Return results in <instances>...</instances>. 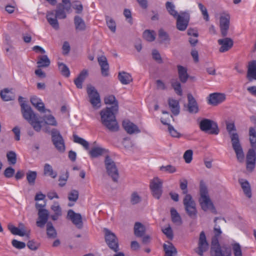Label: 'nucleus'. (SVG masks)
<instances>
[{"mask_svg":"<svg viewBox=\"0 0 256 256\" xmlns=\"http://www.w3.org/2000/svg\"><path fill=\"white\" fill-rule=\"evenodd\" d=\"M118 106L116 104L110 107H107L100 112L101 122L111 132H116L118 130V125L116 118V114L118 112Z\"/></svg>","mask_w":256,"mask_h":256,"instance_id":"f257e3e1","label":"nucleus"},{"mask_svg":"<svg viewBox=\"0 0 256 256\" xmlns=\"http://www.w3.org/2000/svg\"><path fill=\"white\" fill-rule=\"evenodd\" d=\"M226 128L230 135L232 147L236 154V158L240 162L244 158V153L240 143L239 136L236 132V129L234 122H226Z\"/></svg>","mask_w":256,"mask_h":256,"instance_id":"f03ea898","label":"nucleus"},{"mask_svg":"<svg viewBox=\"0 0 256 256\" xmlns=\"http://www.w3.org/2000/svg\"><path fill=\"white\" fill-rule=\"evenodd\" d=\"M63 4H58L56 9L47 12L46 18L49 24L55 30L59 28V24L57 18L64 19L66 17V8Z\"/></svg>","mask_w":256,"mask_h":256,"instance_id":"7ed1b4c3","label":"nucleus"},{"mask_svg":"<svg viewBox=\"0 0 256 256\" xmlns=\"http://www.w3.org/2000/svg\"><path fill=\"white\" fill-rule=\"evenodd\" d=\"M21 110L24 118L26 120L36 132H40L42 128L40 122L30 106L22 103L21 104Z\"/></svg>","mask_w":256,"mask_h":256,"instance_id":"20e7f679","label":"nucleus"},{"mask_svg":"<svg viewBox=\"0 0 256 256\" xmlns=\"http://www.w3.org/2000/svg\"><path fill=\"white\" fill-rule=\"evenodd\" d=\"M104 162L108 174L112 178L114 182H117L119 178V173L115 162L106 154Z\"/></svg>","mask_w":256,"mask_h":256,"instance_id":"39448f33","label":"nucleus"},{"mask_svg":"<svg viewBox=\"0 0 256 256\" xmlns=\"http://www.w3.org/2000/svg\"><path fill=\"white\" fill-rule=\"evenodd\" d=\"M200 198L198 200L202 208L204 211H206L211 206H212L213 204L209 197L206 186L202 183L200 184Z\"/></svg>","mask_w":256,"mask_h":256,"instance_id":"423d86ee","label":"nucleus"},{"mask_svg":"<svg viewBox=\"0 0 256 256\" xmlns=\"http://www.w3.org/2000/svg\"><path fill=\"white\" fill-rule=\"evenodd\" d=\"M89 102L94 108L98 109L100 106V97L96 88L91 85H88L86 88Z\"/></svg>","mask_w":256,"mask_h":256,"instance_id":"0eeeda50","label":"nucleus"},{"mask_svg":"<svg viewBox=\"0 0 256 256\" xmlns=\"http://www.w3.org/2000/svg\"><path fill=\"white\" fill-rule=\"evenodd\" d=\"M199 126L202 132H208L211 134H218L219 129L218 124L212 120L203 118L199 123Z\"/></svg>","mask_w":256,"mask_h":256,"instance_id":"6e6552de","label":"nucleus"},{"mask_svg":"<svg viewBox=\"0 0 256 256\" xmlns=\"http://www.w3.org/2000/svg\"><path fill=\"white\" fill-rule=\"evenodd\" d=\"M183 204L187 214L192 218H196L197 214L196 204L190 194H186L184 196Z\"/></svg>","mask_w":256,"mask_h":256,"instance_id":"1a4fd4ad","label":"nucleus"},{"mask_svg":"<svg viewBox=\"0 0 256 256\" xmlns=\"http://www.w3.org/2000/svg\"><path fill=\"white\" fill-rule=\"evenodd\" d=\"M105 240L108 247L114 252H118L119 250L118 240L114 233L108 229H104Z\"/></svg>","mask_w":256,"mask_h":256,"instance_id":"9d476101","label":"nucleus"},{"mask_svg":"<svg viewBox=\"0 0 256 256\" xmlns=\"http://www.w3.org/2000/svg\"><path fill=\"white\" fill-rule=\"evenodd\" d=\"M51 134L52 140L56 148L60 152H64L65 150L64 142L60 132L54 128L52 130Z\"/></svg>","mask_w":256,"mask_h":256,"instance_id":"9b49d317","label":"nucleus"},{"mask_svg":"<svg viewBox=\"0 0 256 256\" xmlns=\"http://www.w3.org/2000/svg\"><path fill=\"white\" fill-rule=\"evenodd\" d=\"M190 16L187 12H177V30L180 31L185 30L189 23Z\"/></svg>","mask_w":256,"mask_h":256,"instance_id":"f8f14e48","label":"nucleus"},{"mask_svg":"<svg viewBox=\"0 0 256 256\" xmlns=\"http://www.w3.org/2000/svg\"><path fill=\"white\" fill-rule=\"evenodd\" d=\"M230 25V16L224 14L220 18V28L222 36L226 37L228 34Z\"/></svg>","mask_w":256,"mask_h":256,"instance_id":"ddd939ff","label":"nucleus"},{"mask_svg":"<svg viewBox=\"0 0 256 256\" xmlns=\"http://www.w3.org/2000/svg\"><path fill=\"white\" fill-rule=\"evenodd\" d=\"M208 244L206 240L205 233L201 232L198 242V246L195 250L196 252L200 256H203V254L208 250Z\"/></svg>","mask_w":256,"mask_h":256,"instance_id":"4468645a","label":"nucleus"},{"mask_svg":"<svg viewBox=\"0 0 256 256\" xmlns=\"http://www.w3.org/2000/svg\"><path fill=\"white\" fill-rule=\"evenodd\" d=\"M256 149L254 148H250L246 154V169L250 172H252L255 167L256 160Z\"/></svg>","mask_w":256,"mask_h":256,"instance_id":"2eb2a0df","label":"nucleus"},{"mask_svg":"<svg viewBox=\"0 0 256 256\" xmlns=\"http://www.w3.org/2000/svg\"><path fill=\"white\" fill-rule=\"evenodd\" d=\"M187 98V110L192 114H197L199 111V108L196 100L190 93L188 94Z\"/></svg>","mask_w":256,"mask_h":256,"instance_id":"dca6fc26","label":"nucleus"},{"mask_svg":"<svg viewBox=\"0 0 256 256\" xmlns=\"http://www.w3.org/2000/svg\"><path fill=\"white\" fill-rule=\"evenodd\" d=\"M67 216L78 228H82V221L80 214L76 213L73 210H70L68 212Z\"/></svg>","mask_w":256,"mask_h":256,"instance_id":"f3484780","label":"nucleus"},{"mask_svg":"<svg viewBox=\"0 0 256 256\" xmlns=\"http://www.w3.org/2000/svg\"><path fill=\"white\" fill-rule=\"evenodd\" d=\"M225 100L226 95L224 94L213 93L209 95L208 103L213 106H217L224 102Z\"/></svg>","mask_w":256,"mask_h":256,"instance_id":"a211bd4d","label":"nucleus"},{"mask_svg":"<svg viewBox=\"0 0 256 256\" xmlns=\"http://www.w3.org/2000/svg\"><path fill=\"white\" fill-rule=\"evenodd\" d=\"M218 44L220 46L219 51L220 52H224L230 50L234 45V42L231 38H224L219 39L218 40Z\"/></svg>","mask_w":256,"mask_h":256,"instance_id":"6ab92c4d","label":"nucleus"},{"mask_svg":"<svg viewBox=\"0 0 256 256\" xmlns=\"http://www.w3.org/2000/svg\"><path fill=\"white\" fill-rule=\"evenodd\" d=\"M49 212L47 210H39L38 212V220L36 222V226L40 228L44 226L47 224Z\"/></svg>","mask_w":256,"mask_h":256,"instance_id":"aec40b11","label":"nucleus"},{"mask_svg":"<svg viewBox=\"0 0 256 256\" xmlns=\"http://www.w3.org/2000/svg\"><path fill=\"white\" fill-rule=\"evenodd\" d=\"M122 126L128 134H138L140 132L138 126L128 120H125L122 122Z\"/></svg>","mask_w":256,"mask_h":256,"instance_id":"412c9836","label":"nucleus"},{"mask_svg":"<svg viewBox=\"0 0 256 256\" xmlns=\"http://www.w3.org/2000/svg\"><path fill=\"white\" fill-rule=\"evenodd\" d=\"M162 113L164 114H166L168 116L166 118H160L161 122L164 125H168V130L171 136L173 137H176V130L169 124L170 119L172 118V115L169 116L168 113L165 110H162Z\"/></svg>","mask_w":256,"mask_h":256,"instance_id":"4be33fe9","label":"nucleus"},{"mask_svg":"<svg viewBox=\"0 0 256 256\" xmlns=\"http://www.w3.org/2000/svg\"><path fill=\"white\" fill-rule=\"evenodd\" d=\"M177 71L180 81L182 84L186 83L190 78L188 73L187 68L180 65H177Z\"/></svg>","mask_w":256,"mask_h":256,"instance_id":"5701e85b","label":"nucleus"},{"mask_svg":"<svg viewBox=\"0 0 256 256\" xmlns=\"http://www.w3.org/2000/svg\"><path fill=\"white\" fill-rule=\"evenodd\" d=\"M98 62L100 66L102 74L104 76H108L109 65L105 56H102L98 58Z\"/></svg>","mask_w":256,"mask_h":256,"instance_id":"b1692460","label":"nucleus"},{"mask_svg":"<svg viewBox=\"0 0 256 256\" xmlns=\"http://www.w3.org/2000/svg\"><path fill=\"white\" fill-rule=\"evenodd\" d=\"M32 104L40 112H46V111L50 112L49 110L45 108L44 104L42 100L36 96H32L30 98Z\"/></svg>","mask_w":256,"mask_h":256,"instance_id":"393cba45","label":"nucleus"},{"mask_svg":"<svg viewBox=\"0 0 256 256\" xmlns=\"http://www.w3.org/2000/svg\"><path fill=\"white\" fill-rule=\"evenodd\" d=\"M247 78L250 81L256 80V60H252L248 63Z\"/></svg>","mask_w":256,"mask_h":256,"instance_id":"a878e982","label":"nucleus"},{"mask_svg":"<svg viewBox=\"0 0 256 256\" xmlns=\"http://www.w3.org/2000/svg\"><path fill=\"white\" fill-rule=\"evenodd\" d=\"M221 220L224 222V223L226 222V220L224 219V218H222L219 217H216L214 220V222L215 223V226L214 229V238H212V244H213L214 242H216L218 244V238L220 236V234H222V231L220 230V226H218L216 224V220Z\"/></svg>","mask_w":256,"mask_h":256,"instance_id":"bb28decb","label":"nucleus"},{"mask_svg":"<svg viewBox=\"0 0 256 256\" xmlns=\"http://www.w3.org/2000/svg\"><path fill=\"white\" fill-rule=\"evenodd\" d=\"M88 71L86 70H84L74 80V83L78 88L81 89L82 88V83L88 76Z\"/></svg>","mask_w":256,"mask_h":256,"instance_id":"cd10ccee","label":"nucleus"},{"mask_svg":"<svg viewBox=\"0 0 256 256\" xmlns=\"http://www.w3.org/2000/svg\"><path fill=\"white\" fill-rule=\"evenodd\" d=\"M108 152V150L101 147H94L89 152V154L92 158H97L104 155Z\"/></svg>","mask_w":256,"mask_h":256,"instance_id":"c85d7f7f","label":"nucleus"},{"mask_svg":"<svg viewBox=\"0 0 256 256\" xmlns=\"http://www.w3.org/2000/svg\"><path fill=\"white\" fill-rule=\"evenodd\" d=\"M118 79L123 84H128L132 81L131 75L125 72H122L118 73Z\"/></svg>","mask_w":256,"mask_h":256,"instance_id":"c756f323","label":"nucleus"},{"mask_svg":"<svg viewBox=\"0 0 256 256\" xmlns=\"http://www.w3.org/2000/svg\"><path fill=\"white\" fill-rule=\"evenodd\" d=\"M241 187L244 191V194L248 198L252 197V192L250 184L248 182L244 179H240L238 180Z\"/></svg>","mask_w":256,"mask_h":256,"instance_id":"7c9ffc66","label":"nucleus"},{"mask_svg":"<svg viewBox=\"0 0 256 256\" xmlns=\"http://www.w3.org/2000/svg\"><path fill=\"white\" fill-rule=\"evenodd\" d=\"M146 228L144 225L140 222H136L134 226V233L137 237H142L144 236Z\"/></svg>","mask_w":256,"mask_h":256,"instance_id":"2f4dec72","label":"nucleus"},{"mask_svg":"<svg viewBox=\"0 0 256 256\" xmlns=\"http://www.w3.org/2000/svg\"><path fill=\"white\" fill-rule=\"evenodd\" d=\"M74 24L76 29L78 31H84L86 28V26L84 20L78 16H76L74 18Z\"/></svg>","mask_w":256,"mask_h":256,"instance_id":"473e14b6","label":"nucleus"},{"mask_svg":"<svg viewBox=\"0 0 256 256\" xmlns=\"http://www.w3.org/2000/svg\"><path fill=\"white\" fill-rule=\"evenodd\" d=\"M163 248L164 251V256H173L174 253L176 252V248L172 243L168 242V244H163Z\"/></svg>","mask_w":256,"mask_h":256,"instance_id":"72a5a7b5","label":"nucleus"},{"mask_svg":"<svg viewBox=\"0 0 256 256\" xmlns=\"http://www.w3.org/2000/svg\"><path fill=\"white\" fill-rule=\"evenodd\" d=\"M50 62L46 55H42L38 56V60L37 62L38 67L46 68L50 64Z\"/></svg>","mask_w":256,"mask_h":256,"instance_id":"f704fd0d","label":"nucleus"},{"mask_svg":"<svg viewBox=\"0 0 256 256\" xmlns=\"http://www.w3.org/2000/svg\"><path fill=\"white\" fill-rule=\"evenodd\" d=\"M249 137L250 146L252 148L256 149V130L254 127L249 128Z\"/></svg>","mask_w":256,"mask_h":256,"instance_id":"c9c22d12","label":"nucleus"},{"mask_svg":"<svg viewBox=\"0 0 256 256\" xmlns=\"http://www.w3.org/2000/svg\"><path fill=\"white\" fill-rule=\"evenodd\" d=\"M8 229L10 230L11 233L14 235H18L21 236H26L28 238H29L28 234H26L24 231L14 226L12 224H9L8 225Z\"/></svg>","mask_w":256,"mask_h":256,"instance_id":"e433bc0d","label":"nucleus"},{"mask_svg":"<svg viewBox=\"0 0 256 256\" xmlns=\"http://www.w3.org/2000/svg\"><path fill=\"white\" fill-rule=\"evenodd\" d=\"M44 174L54 178L57 176V172L54 171L52 166L48 164H46L44 168Z\"/></svg>","mask_w":256,"mask_h":256,"instance_id":"4c0bfd02","label":"nucleus"},{"mask_svg":"<svg viewBox=\"0 0 256 256\" xmlns=\"http://www.w3.org/2000/svg\"><path fill=\"white\" fill-rule=\"evenodd\" d=\"M46 234L50 238H54L56 236V230L50 222L46 224Z\"/></svg>","mask_w":256,"mask_h":256,"instance_id":"58836bf2","label":"nucleus"},{"mask_svg":"<svg viewBox=\"0 0 256 256\" xmlns=\"http://www.w3.org/2000/svg\"><path fill=\"white\" fill-rule=\"evenodd\" d=\"M143 38L148 42H152L155 40L154 32L149 30H145L142 34Z\"/></svg>","mask_w":256,"mask_h":256,"instance_id":"ea45409f","label":"nucleus"},{"mask_svg":"<svg viewBox=\"0 0 256 256\" xmlns=\"http://www.w3.org/2000/svg\"><path fill=\"white\" fill-rule=\"evenodd\" d=\"M37 176L36 171L28 170L26 173V180L30 185H34Z\"/></svg>","mask_w":256,"mask_h":256,"instance_id":"a19ab883","label":"nucleus"},{"mask_svg":"<svg viewBox=\"0 0 256 256\" xmlns=\"http://www.w3.org/2000/svg\"><path fill=\"white\" fill-rule=\"evenodd\" d=\"M162 181L158 177L154 178L150 182V188L151 190L162 188Z\"/></svg>","mask_w":256,"mask_h":256,"instance_id":"79ce46f5","label":"nucleus"},{"mask_svg":"<svg viewBox=\"0 0 256 256\" xmlns=\"http://www.w3.org/2000/svg\"><path fill=\"white\" fill-rule=\"evenodd\" d=\"M74 142L76 143L82 145L84 148L88 150L89 148L88 142L82 138L79 137L76 134H74Z\"/></svg>","mask_w":256,"mask_h":256,"instance_id":"37998d69","label":"nucleus"},{"mask_svg":"<svg viewBox=\"0 0 256 256\" xmlns=\"http://www.w3.org/2000/svg\"><path fill=\"white\" fill-rule=\"evenodd\" d=\"M0 96L2 100L9 101L13 99L12 94L10 92L8 88H4L0 92Z\"/></svg>","mask_w":256,"mask_h":256,"instance_id":"c03bdc74","label":"nucleus"},{"mask_svg":"<svg viewBox=\"0 0 256 256\" xmlns=\"http://www.w3.org/2000/svg\"><path fill=\"white\" fill-rule=\"evenodd\" d=\"M212 250L214 252V256H224L219 244H217L216 246H212ZM225 256H231L230 251L228 250Z\"/></svg>","mask_w":256,"mask_h":256,"instance_id":"a18cd8bd","label":"nucleus"},{"mask_svg":"<svg viewBox=\"0 0 256 256\" xmlns=\"http://www.w3.org/2000/svg\"><path fill=\"white\" fill-rule=\"evenodd\" d=\"M58 70L62 75L66 77H68L70 75V72L68 67L64 63H58Z\"/></svg>","mask_w":256,"mask_h":256,"instance_id":"49530a36","label":"nucleus"},{"mask_svg":"<svg viewBox=\"0 0 256 256\" xmlns=\"http://www.w3.org/2000/svg\"><path fill=\"white\" fill-rule=\"evenodd\" d=\"M43 120L44 121L45 123L47 124L53 126H56L57 125V122L54 117L51 114H49L48 116H44L43 117Z\"/></svg>","mask_w":256,"mask_h":256,"instance_id":"de8ad7c7","label":"nucleus"},{"mask_svg":"<svg viewBox=\"0 0 256 256\" xmlns=\"http://www.w3.org/2000/svg\"><path fill=\"white\" fill-rule=\"evenodd\" d=\"M8 160L10 164H14L16 162V154L14 151H10L6 154Z\"/></svg>","mask_w":256,"mask_h":256,"instance_id":"09e8293b","label":"nucleus"},{"mask_svg":"<svg viewBox=\"0 0 256 256\" xmlns=\"http://www.w3.org/2000/svg\"><path fill=\"white\" fill-rule=\"evenodd\" d=\"M166 7L169 14L174 18H176V10H174V5L171 2H168L166 4Z\"/></svg>","mask_w":256,"mask_h":256,"instance_id":"8fccbe9b","label":"nucleus"},{"mask_svg":"<svg viewBox=\"0 0 256 256\" xmlns=\"http://www.w3.org/2000/svg\"><path fill=\"white\" fill-rule=\"evenodd\" d=\"M104 101L105 104H112V106H114L116 104L118 106V102L114 95H110L105 97Z\"/></svg>","mask_w":256,"mask_h":256,"instance_id":"3c124183","label":"nucleus"},{"mask_svg":"<svg viewBox=\"0 0 256 256\" xmlns=\"http://www.w3.org/2000/svg\"><path fill=\"white\" fill-rule=\"evenodd\" d=\"M193 152L192 150H186L183 156V158L186 164H190L192 160Z\"/></svg>","mask_w":256,"mask_h":256,"instance_id":"603ef678","label":"nucleus"},{"mask_svg":"<svg viewBox=\"0 0 256 256\" xmlns=\"http://www.w3.org/2000/svg\"><path fill=\"white\" fill-rule=\"evenodd\" d=\"M142 200L141 197L136 192H134L130 196V202L132 204L134 205L139 203Z\"/></svg>","mask_w":256,"mask_h":256,"instance_id":"864d4df0","label":"nucleus"},{"mask_svg":"<svg viewBox=\"0 0 256 256\" xmlns=\"http://www.w3.org/2000/svg\"><path fill=\"white\" fill-rule=\"evenodd\" d=\"M78 192L76 190H72L68 194V199L70 202H76L78 198Z\"/></svg>","mask_w":256,"mask_h":256,"instance_id":"5fc2aeb1","label":"nucleus"},{"mask_svg":"<svg viewBox=\"0 0 256 256\" xmlns=\"http://www.w3.org/2000/svg\"><path fill=\"white\" fill-rule=\"evenodd\" d=\"M180 187L182 190L183 194H188V181L186 179L182 178L180 180Z\"/></svg>","mask_w":256,"mask_h":256,"instance_id":"6e6d98bb","label":"nucleus"},{"mask_svg":"<svg viewBox=\"0 0 256 256\" xmlns=\"http://www.w3.org/2000/svg\"><path fill=\"white\" fill-rule=\"evenodd\" d=\"M162 232L166 236V237L170 240H172L173 238V232L172 228L170 225L168 227L162 228Z\"/></svg>","mask_w":256,"mask_h":256,"instance_id":"4d7b16f0","label":"nucleus"},{"mask_svg":"<svg viewBox=\"0 0 256 256\" xmlns=\"http://www.w3.org/2000/svg\"><path fill=\"white\" fill-rule=\"evenodd\" d=\"M198 8L200 10L204 18L206 21L209 20V15L207 11L206 8L201 3H199L198 4Z\"/></svg>","mask_w":256,"mask_h":256,"instance_id":"13d9d810","label":"nucleus"},{"mask_svg":"<svg viewBox=\"0 0 256 256\" xmlns=\"http://www.w3.org/2000/svg\"><path fill=\"white\" fill-rule=\"evenodd\" d=\"M232 250L234 256H242V252L240 246L238 243L232 244Z\"/></svg>","mask_w":256,"mask_h":256,"instance_id":"bf43d9fd","label":"nucleus"},{"mask_svg":"<svg viewBox=\"0 0 256 256\" xmlns=\"http://www.w3.org/2000/svg\"><path fill=\"white\" fill-rule=\"evenodd\" d=\"M12 244L14 247L19 250L24 248L26 246L24 242H20L16 240H13L12 242Z\"/></svg>","mask_w":256,"mask_h":256,"instance_id":"052dcab7","label":"nucleus"},{"mask_svg":"<svg viewBox=\"0 0 256 256\" xmlns=\"http://www.w3.org/2000/svg\"><path fill=\"white\" fill-rule=\"evenodd\" d=\"M106 24L110 30L114 32L116 30V24L115 22L111 18H106Z\"/></svg>","mask_w":256,"mask_h":256,"instance_id":"680f3d73","label":"nucleus"},{"mask_svg":"<svg viewBox=\"0 0 256 256\" xmlns=\"http://www.w3.org/2000/svg\"><path fill=\"white\" fill-rule=\"evenodd\" d=\"M158 37L162 42H166L169 40L168 34L162 28L158 31Z\"/></svg>","mask_w":256,"mask_h":256,"instance_id":"e2e57ef3","label":"nucleus"},{"mask_svg":"<svg viewBox=\"0 0 256 256\" xmlns=\"http://www.w3.org/2000/svg\"><path fill=\"white\" fill-rule=\"evenodd\" d=\"M152 58L156 61L158 63L161 64L162 62V60L160 54L156 50H154L152 51Z\"/></svg>","mask_w":256,"mask_h":256,"instance_id":"0e129e2a","label":"nucleus"},{"mask_svg":"<svg viewBox=\"0 0 256 256\" xmlns=\"http://www.w3.org/2000/svg\"><path fill=\"white\" fill-rule=\"evenodd\" d=\"M15 170L9 166L4 171V176L7 178H10L13 176Z\"/></svg>","mask_w":256,"mask_h":256,"instance_id":"69168bd1","label":"nucleus"},{"mask_svg":"<svg viewBox=\"0 0 256 256\" xmlns=\"http://www.w3.org/2000/svg\"><path fill=\"white\" fill-rule=\"evenodd\" d=\"M168 105L174 115H176V100L174 99L168 100Z\"/></svg>","mask_w":256,"mask_h":256,"instance_id":"338daca9","label":"nucleus"},{"mask_svg":"<svg viewBox=\"0 0 256 256\" xmlns=\"http://www.w3.org/2000/svg\"><path fill=\"white\" fill-rule=\"evenodd\" d=\"M28 247L32 250H36L39 246V244L34 240H29L27 243Z\"/></svg>","mask_w":256,"mask_h":256,"instance_id":"774afa93","label":"nucleus"}]
</instances>
